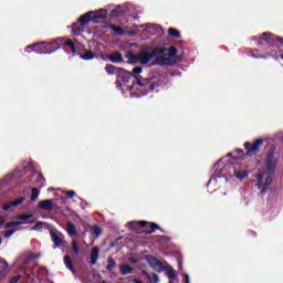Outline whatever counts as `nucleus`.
<instances>
[{"label": "nucleus", "mask_w": 283, "mask_h": 283, "mask_svg": "<svg viewBox=\"0 0 283 283\" xmlns=\"http://www.w3.org/2000/svg\"><path fill=\"white\" fill-rule=\"evenodd\" d=\"M159 54H157V65H174L176 63L177 50L174 46L169 49H157Z\"/></svg>", "instance_id": "obj_1"}, {"label": "nucleus", "mask_w": 283, "mask_h": 283, "mask_svg": "<svg viewBox=\"0 0 283 283\" xmlns=\"http://www.w3.org/2000/svg\"><path fill=\"white\" fill-rule=\"evenodd\" d=\"M157 54H160L157 49H155L151 53L142 51L136 55H130L129 63H140V65H147L148 63H151V61H154L155 59V63L157 64Z\"/></svg>", "instance_id": "obj_2"}, {"label": "nucleus", "mask_w": 283, "mask_h": 283, "mask_svg": "<svg viewBox=\"0 0 283 283\" xmlns=\"http://www.w3.org/2000/svg\"><path fill=\"white\" fill-rule=\"evenodd\" d=\"M273 182V177L270 172H263L256 176V185L261 190V193L266 191V188Z\"/></svg>", "instance_id": "obj_3"}, {"label": "nucleus", "mask_w": 283, "mask_h": 283, "mask_svg": "<svg viewBox=\"0 0 283 283\" xmlns=\"http://www.w3.org/2000/svg\"><path fill=\"white\" fill-rule=\"evenodd\" d=\"M262 145H264L263 139H256L253 143H245L244 147H245V149H248L247 156H253V154H258V151H260V147H262Z\"/></svg>", "instance_id": "obj_4"}, {"label": "nucleus", "mask_w": 283, "mask_h": 283, "mask_svg": "<svg viewBox=\"0 0 283 283\" xmlns=\"http://www.w3.org/2000/svg\"><path fill=\"white\" fill-rule=\"evenodd\" d=\"M38 207L44 211H52L54 209V201L52 199L42 200L38 203Z\"/></svg>", "instance_id": "obj_5"}, {"label": "nucleus", "mask_w": 283, "mask_h": 283, "mask_svg": "<svg viewBox=\"0 0 283 283\" xmlns=\"http://www.w3.org/2000/svg\"><path fill=\"white\" fill-rule=\"evenodd\" d=\"M66 233L72 238V240H76L78 232L76 231V226L72 222H67L66 224Z\"/></svg>", "instance_id": "obj_6"}, {"label": "nucleus", "mask_w": 283, "mask_h": 283, "mask_svg": "<svg viewBox=\"0 0 283 283\" xmlns=\"http://www.w3.org/2000/svg\"><path fill=\"white\" fill-rule=\"evenodd\" d=\"M23 200H25V198L21 197V198L14 200V201H9V202L4 203L2 209L4 211H8V209H10L12 207H19V205H22Z\"/></svg>", "instance_id": "obj_7"}, {"label": "nucleus", "mask_w": 283, "mask_h": 283, "mask_svg": "<svg viewBox=\"0 0 283 283\" xmlns=\"http://www.w3.org/2000/svg\"><path fill=\"white\" fill-rule=\"evenodd\" d=\"M130 77H132V73L123 69H118V78L123 81V83H127V81H129Z\"/></svg>", "instance_id": "obj_8"}, {"label": "nucleus", "mask_w": 283, "mask_h": 283, "mask_svg": "<svg viewBox=\"0 0 283 283\" xmlns=\"http://www.w3.org/2000/svg\"><path fill=\"white\" fill-rule=\"evenodd\" d=\"M52 242H54L55 247H61L63 244V239L60 238V235L56 233V231L51 230L50 232Z\"/></svg>", "instance_id": "obj_9"}, {"label": "nucleus", "mask_w": 283, "mask_h": 283, "mask_svg": "<svg viewBox=\"0 0 283 283\" xmlns=\"http://www.w3.org/2000/svg\"><path fill=\"white\" fill-rule=\"evenodd\" d=\"M276 163L277 161L275 160V158H273V154H269L266 158V165H268L269 171H273V169H275Z\"/></svg>", "instance_id": "obj_10"}, {"label": "nucleus", "mask_w": 283, "mask_h": 283, "mask_svg": "<svg viewBox=\"0 0 283 283\" xmlns=\"http://www.w3.org/2000/svg\"><path fill=\"white\" fill-rule=\"evenodd\" d=\"M108 59L113 62V63H123V54L116 52L112 55H108Z\"/></svg>", "instance_id": "obj_11"}, {"label": "nucleus", "mask_w": 283, "mask_h": 283, "mask_svg": "<svg viewBox=\"0 0 283 283\" xmlns=\"http://www.w3.org/2000/svg\"><path fill=\"white\" fill-rule=\"evenodd\" d=\"M119 271L122 275H129V273L134 272V269H132V266H129L128 264H123L120 265Z\"/></svg>", "instance_id": "obj_12"}, {"label": "nucleus", "mask_w": 283, "mask_h": 283, "mask_svg": "<svg viewBox=\"0 0 283 283\" xmlns=\"http://www.w3.org/2000/svg\"><path fill=\"white\" fill-rule=\"evenodd\" d=\"M92 14H94V11H90L85 13L84 15L80 17L78 22L80 23H88L92 19Z\"/></svg>", "instance_id": "obj_13"}, {"label": "nucleus", "mask_w": 283, "mask_h": 283, "mask_svg": "<svg viewBox=\"0 0 283 283\" xmlns=\"http://www.w3.org/2000/svg\"><path fill=\"white\" fill-rule=\"evenodd\" d=\"M98 260V248H93L91 252V264H96Z\"/></svg>", "instance_id": "obj_14"}, {"label": "nucleus", "mask_w": 283, "mask_h": 283, "mask_svg": "<svg viewBox=\"0 0 283 283\" xmlns=\"http://www.w3.org/2000/svg\"><path fill=\"white\" fill-rule=\"evenodd\" d=\"M64 264L66 265V269L70 271H74V265L72 264V258L70 255L64 256Z\"/></svg>", "instance_id": "obj_15"}, {"label": "nucleus", "mask_w": 283, "mask_h": 283, "mask_svg": "<svg viewBox=\"0 0 283 283\" xmlns=\"http://www.w3.org/2000/svg\"><path fill=\"white\" fill-rule=\"evenodd\" d=\"M168 34L174 39H180V31H178L177 29H174V28L168 29Z\"/></svg>", "instance_id": "obj_16"}, {"label": "nucleus", "mask_w": 283, "mask_h": 283, "mask_svg": "<svg viewBox=\"0 0 283 283\" xmlns=\"http://www.w3.org/2000/svg\"><path fill=\"white\" fill-rule=\"evenodd\" d=\"M33 214H21L17 217V220H20V222H23V224H28V220L32 218Z\"/></svg>", "instance_id": "obj_17"}, {"label": "nucleus", "mask_w": 283, "mask_h": 283, "mask_svg": "<svg viewBox=\"0 0 283 283\" xmlns=\"http://www.w3.org/2000/svg\"><path fill=\"white\" fill-rule=\"evenodd\" d=\"M84 61H92L94 59V53L92 51H87L85 54L80 55Z\"/></svg>", "instance_id": "obj_18"}, {"label": "nucleus", "mask_w": 283, "mask_h": 283, "mask_svg": "<svg viewBox=\"0 0 283 283\" xmlns=\"http://www.w3.org/2000/svg\"><path fill=\"white\" fill-rule=\"evenodd\" d=\"M105 72L107 74H116V72H118V69L114 67V65L108 64L105 66Z\"/></svg>", "instance_id": "obj_19"}, {"label": "nucleus", "mask_w": 283, "mask_h": 283, "mask_svg": "<svg viewBox=\"0 0 283 283\" xmlns=\"http://www.w3.org/2000/svg\"><path fill=\"white\" fill-rule=\"evenodd\" d=\"M20 224H23V222L22 221L8 222L4 224V229H12V227H20Z\"/></svg>", "instance_id": "obj_20"}, {"label": "nucleus", "mask_w": 283, "mask_h": 283, "mask_svg": "<svg viewBox=\"0 0 283 283\" xmlns=\"http://www.w3.org/2000/svg\"><path fill=\"white\" fill-rule=\"evenodd\" d=\"M72 249L75 255H78V253H81L78 244L76 243V239H72Z\"/></svg>", "instance_id": "obj_21"}, {"label": "nucleus", "mask_w": 283, "mask_h": 283, "mask_svg": "<svg viewBox=\"0 0 283 283\" xmlns=\"http://www.w3.org/2000/svg\"><path fill=\"white\" fill-rule=\"evenodd\" d=\"M235 178H239V180H244V177L247 176V171H234Z\"/></svg>", "instance_id": "obj_22"}, {"label": "nucleus", "mask_w": 283, "mask_h": 283, "mask_svg": "<svg viewBox=\"0 0 283 283\" xmlns=\"http://www.w3.org/2000/svg\"><path fill=\"white\" fill-rule=\"evenodd\" d=\"M259 41H260V43H264V41L270 42L271 41V34L263 33Z\"/></svg>", "instance_id": "obj_23"}, {"label": "nucleus", "mask_w": 283, "mask_h": 283, "mask_svg": "<svg viewBox=\"0 0 283 283\" xmlns=\"http://www.w3.org/2000/svg\"><path fill=\"white\" fill-rule=\"evenodd\" d=\"M39 198V189L32 188L31 190V200L35 201Z\"/></svg>", "instance_id": "obj_24"}, {"label": "nucleus", "mask_w": 283, "mask_h": 283, "mask_svg": "<svg viewBox=\"0 0 283 283\" xmlns=\"http://www.w3.org/2000/svg\"><path fill=\"white\" fill-rule=\"evenodd\" d=\"M65 45H67L69 48H71L73 54L76 53V46H74V42H72V40H67V41L65 42Z\"/></svg>", "instance_id": "obj_25"}, {"label": "nucleus", "mask_w": 283, "mask_h": 283, "mask_svg": "<svg viewBox=\"0 0 283 283\" xmlns=\"http://www.w3.org/2000/svg\"><path fill=\"white\" fill-rule=\"evenodd\" d=\"M93 232L95 233V235H101V233H103V229H101V227L95 226L93 227Z\"/></svg>", "instance_id": "obj_26"}, {"label": "nucleus", "mask_w": 283, "mask_h": 283, "mask_svg": "<svg viewBox=\"0 0 283 283\" xmlns=\"http://www.w3.org/2000/svg\"><path fill=\"white\" fill-rule=\"evenodd\" d=\"M107 17V11H102V13H97L93 19H105Z\"/></svg>", "instance_id": "obj_27"}, {"label": "nucleus", "mask_w": 283, "mask_h": 283, "mask_svg": "<svg viewBox=\"0 0 283 283\" xmlns=\"http://www.w3.org/2000/svg\"><path fill=\"white\" fill-rule=\"evenodd\" d=\"M114 266H116V263H114V261L112 259L108 260V265L106 266V269L108 271H112V269H114Z\"/></svg>", "instance_id": "obj_28"}, {"label": "nucleus", "mask_w": 283, "mask_h": 283, "mask_svg": "<svg viewBox=\"0 0 283 283\" xmlns=\"http://www.w3.org/2000/svg\"><path fill=\"white\" fill-rule=\"evenodd\" d=\"M43 228V222H38L35 226L32 227V231H39V229Z\"/></svg>", "instance_id": "obj_29"}, {"label": "nucleus", "mask_w": 283, "mask_h": 283, "mask_svg": "<svg viewBox=\"0 0 283 283\" xmlns=\"http://www.w3.org/2000/svg\"><path fill=\"white\" fill-rule=\"evenodd\" d=\"M14 233V230H7L3 232L4 238H10Z\"/></svg>", "instance_id": "obj_30"}, {"label": "nucleus", "mask_w": 283, "mask_h": 283, "mask_svg": "<svg viewBox=\"0 0 283 283\" xmlns=\"http://www.w3.org/2000/svg\"><path fill=\"white\" fill-rule=\"evenodd\" d=\"M19 280H21V276H20V275L13 276V277L9 281V283H18Z\"/></svg>", "instance_id": "obj_31"}, {"label": "nucleus", "mask_w": 283, "mask_h": 283, "mask_svg": "<svg viewBox=\"0 0 283 283\" xmlns=\"http://www.w3.org/2000/svg\"><path fill=\"white\" fill-rule=\"evenodd\" d=\"M114 32H116L117 34H123V29H120V27H113Z\"/></svg>", "instance_id": "obj_32"}, {"label": "nucleus", "mask_w": 283, "mask_h": 283, "mask_svg": "<svg viewBox=\"0 0 283 283\" xmlns=\"http://www.w3.org/2000/svg\"><path fill=\"white\" fill-rule=\"evenodd\" d=\"M65 195L69 196L70 198H74V196H76V192L74 190H71L66 191Z\"/></svg>", "instance_id": "obj_33"}, {"label": "nucleus", "mask_w": 283, "mask_h": 283, "mask_svg": "<svg viewBox=\"0 0 283 283\" xmlns=\"http://www.w3.org/2000/svg\"><path fill=\"white\" fill-rule=\"evenodd\" d=\"M133 72L135 74H142L143 73V69L142 67H135V69H133Z\"/></svg>", "instance_id": "obj_34"}, {"label": "nucleus", "mask_w": 283, "mask_h": 283, "mask_svg": "<svg viewBox=\"0 0 283 283\" xmlns=\"http://www.w3.org/2000/svg\"><path fill=\"white\" fill-rule=\"evenodd\" d=\"M150 229H153V231H156V229H158V224L156 223H149Z\"/></svg>", "instance_id": "obj_35"}, {"label": "nucleus", "mask_w": 283, "mask_h": 283, "mask_svg": "<svg viewBox=\"0 0 283 283\" xmlns=\"http://www.w3.org/2000/svg\"><path fill=\"white\" fill-rule=\"evenodd\" d=\"M148 261L150 264H158V260H156L155 258H150Z\"/></svg>", "instance_id": "obj_36"}, {"label": "nucleus", "mask_w": 283, "mask_h": 283, "mask_svg": "<svg viewBox=\"0 0 283 283\" xmlns=\"http://www.w3.org/2000/svg\"><path fill=\"white\" fill-rule=\"evenodd\" d=\"M139 224H140V227H145V224H147V222L146 221H139Z\"/></svg>", "instance_id": "obj_37"}, {"label": "nucleus", "mask_w": 283, "mask_h": 283, "mask_svg": "<svg viewBox=\"0 0 283 283\" xmlns=\"http://www.w3.org/2000/svg\"><path fill=\"white\" fill-rule=\"evenodd\" d=\"M174 276H175L174 272H169V273H168V277L171 279V277H174Z\"/></svg>", "instance_id": "obj_38"}, {"label": "nucleus", "mask_w": 283, "mask_h": 283, "mask_svg": "<svg viewBox=\"0 0 283 283\" xmlns=\"http://www.w3.org/2000/svg\"><path fill=\"white\" fill-rule=\"evenodd\" d=\"M133 282H134V283H143V281H140V280H138V279H135Z\"/></svg>", "instance_id": "obj_39"}, {"label": "nucleus", "mask_w": 283, "mask_h": 283, "mask_svg": "<svg viewBox=\"0 0 283 283\" xmlns=\"http://www.w3.org/2000/svg\"><path fill=\"white\" fill-rule=\"evenodd\" d=\"M186 283H189V275H186Z\"/></svg>", "instance_id": "obj_40"}, {"label": "nucleus", "mask_w": 283, "mask_h": 283, "mask_svg": "<svg viewBox=\"0 0 283 283\" xmlns=\"http://www.w3.org/2000/svg\"><path fill=\"white\" fill-rule=\"evenodd\" d=\"M32 48H35L34 45L32 46V45H29L28 48H27V50H30V49H32Z\"/></svg>", "instance_id": "obj_41"}, {"label": "nucleus", "mask_w": 283, "mask_h": 283, "mask_svg": "<svg viewBox=\"0 0 283 283\" xmlns=\"http://www.w3.org/2000/svg\"><path fill=\"white\" fill-rule=\"evenodd\" d=\"M34 258H41V255H40V254H38V255H35Z\"/></svg>", "instance_id": "obj_42"}, {"label": "nucleus", "mask_w": 283, "mask_h": 283, "mask_svg": "<svg viewBox=\"0 0 283 283\" xmlns=\"http://www.w3.org/2000/svg\"><path fill=\"white\" fill-rule=\"evenodd\" d=\"M53 51H49V54L52 53Z\"/></svg>", "instance_id": "obj_43"}, {"label": "nucleus", "mask_w": 283, "mask_h": 283, "mask_svg": "<svg viewBox=\"0 0 283 283\" xmlns=\"http://www.w3.org/2000/svg\"><path fill=\"white\" fill-rule=\"evenodd\" d=\"M2 240L0 239V244H1Z\"/></svg>", "instance_id": "obj_44"}]
</instances>
